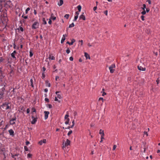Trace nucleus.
<instances>
[{
  "instance_id": "f257e3e1",
  "label": "nucleus",
  "mask_w": 160,
  "mask_h": 160,
  "mask_svg": "<svg viewBox=\"0 0 160 160\" xmlns=\"http://www.w3.org/2000/svg\"><path fill=\"white\" fill-rule=\"evenodd\" d=\"M6 12L7 10L3 9L2 7L0 8V18L2 22V23L0 22V26L4 28L6 27L8 22Z\"/></svg>"
},
{
  "instance_id": "f03ea898",
  "label": "nucleus",
  "mask_w": 160,
  "mask_h": 160,
  "mask_svg": "<svg viewBox=\"0 0 160 160\" xmlns=\"http://www.w3.org/2000/svg\"><path fill=\"white\" fill-rule=\"evenodd\" d=\"M4 3L3 5L6 8H4L2 6V4H1L0 8L2 7L3 9H5L9 8L12 4L11 2L9 0H0V3Z\"/></svg>"
},
{
  "instance_id": "7ed1b4c3",
  "label": "nucleus",
  "mask_w": 160,
  "mask_h": 160,
  "mask_svg": "<svg viewBox=\"0 0 160 160\" xmlns=\"http://www.w3.org/2000/svg\"><path fill=\"white\" fill-rule=\"evenodd\" d=\"M138 64V68L140 71H145L146 68L143 62V60L142 58H138L136 60Z\"/></svg>"
},
{
  "instance_id": "20e7f679",
  "label": "nucleus",
  "mask_w": 160,
  "mask_h": 160,
  "mask_svg": "<svg viewBox=\"0 0 160 160\" xmlns=\"http://www.w3.org/2000/svg\"><path fill=\"white\" fill-rule=\"evenodd\" d=\"M0 81L2 82L1 83V86L3 87L2 88V91L5 90L4 88L6 86V83L4 81V76L2 72L0 71Z\"/></svg>"
},
{
  "instance_id": "39448f33",
  "label": "nucleus",
  "mask_w": 160,
  "mask_h": 160,
  "mask_svg": "<svg viewBox=\"0 0 160 160\" xmlns=\"http://www.w3.org/2000/svg\"><path fill=\"white\" fill-rule=\"evenodd\" d=\"M2 108L4 110L11 108V104L9 103H5L2 106Z\"/></svg>"
},
{
  "instance_id": "423d86ee",
  "label": "nucleus",
  "mask_w": 160,
  "mask_h": 160,
  "mask_svg": "<svg viewBox=\"0 0 160 160\" xmlns=\"http://www.w3.org/2000/svg\"><path fill=\"white\" fill-rule=\"evenodd\" d=\"M16 117L15 116H14V117H13L10 120V125H15V121L16 120Z\"/></svg>"
},
{
  "instance_id": "0eeeda50",
  "label": "nucleus",
  "mask_w": 160,
  "mask_h": 160,
  "mask_svg": "<svg viewBox=\"0 0 160 160\" xmlns=\"http://www.w3.org/2000/svg\"><path fill=\"white\" fill-rule=\"evenodd\" d=\"M39 26V23L37 22H35L32 24V28L33 29H36L38 28Z\"/></svg>"
},
{
  "instance_id": "6e6552de",
  "label": "nucleus",
  "mask_w": 160,
  "mask_h": 160,
  "mask_svg": "<svg viewBox=\"0 0 160 160\" xmlns=\"http://www.w3.org/2000/svg\"><path fill=\"white\" fill-rule=\"evenodd\" d=\"M115 68V64H112L109 67V70H110V72L111 73H113L114 72L115 70L114 69Z\"/></svg>"
},
{
  "instance_id": "1a4fd4ad",
  "label": "nucleus",
  "mask_w": 160,
  "mask_h": 160,
  "mask_svg": "<svg viewBox=\"0 0 160 160\" xmlns=\"http://www.w3.org/2000/svg\"><path fill=\"white\" fill-rule=\"evenodd\" d=\"M70 141L68 139H67L66 140V142H65L64 145L63 146V148H65L66 147L69 145L70 144Z\"/></svg>"
},
{
  "instance_id": "9d476101",
  "label": "nucleus",
  "mask_w": 160,
  "mask_h": 160,
  "mask_svg": "<svg viewBox=\"0 0 160 160\" xmlns=\"http://www.w3.org/2000/svg\"><path fill=\"white\" fill-rule=\"evenodd\" d=\"M32 120L31 122L32 124H35L37 121V118L34 117L33 116H32Z\"/></svg>"
},
{
  "instance_id": "9b49d317",
  "label": "nucleus",
  "mask_w": 160,
  "mask_h": 160,
  "mask_svg": "<svg viewBox=\"0 0 160 160\" xmlns=\"http://www.w3.org/2000/svg\"><path fill=\"white\" fill-rule=\"evenodd\" d=\"M44 113L45 114V119H46L48 117V115L49 114V112L48 111H45L44 112Z\"/></svg>"
},
{
  "instance_id": "f8f14e48",
  "label": "nucleus",
  "mask_w": 160,
  "mask_h": 160,
  "mask_svg": "<svg viewBox=\"0 0 160 160\" xmlns=\"http://www.w3.org/2000/svg\"><path fill=\"white\" fill-rule=\"evenodd\" d=\"M67 36L66 34H64L63 35L62 37V38L61 42V43H62L66 39V37Z\"/></svg>"
},
{
  "instance_id": "ddd939ff",
  "label": "nucleus",
  "mask_w": 160,
  "mask_h": 160,
  "mask_svg": "<svg viewBox=\"0 0 160 160\" xmlns=\"http://www.w3.org/2000/svg\"><path fill=\"white\" fill-rule=\"evenodd\" d=\"M46 142V139H44L43 140H41L38 143L40 145H42L43 143H45Z\"/></svg>"
},
{
  "instance_id": "4468645a",
  "label": "nucleus",
  "mask_w": 160,
  "mask_h": 160,
  "mask_svg": "<svg viewBox=\"0 0 160 160\" xmlns=\"http://www.w3.org/2000/svg\"><path fill=\"white\" fill-rule=\"evenodd\" d=\"M84 12L82 13V14L79 16V19H82L83 20H85L86 18L85 16L83 15Z\"/></svg>"
},
{
  "instance_id": "2eb2a0df",
  "label": "nucleus",
  "mask_w": 160,
  "mask_h": 160,
  "mask_svg": "<svg viewBox=\"0 0 160 160\" xmlns=\"http://www.w3.org/2000/svg\"><path fill=\"white\" fill-rule=\"evenodd\" d=\"M19 154H16L14 155L12 153H11V156L13 159L14 160H16V157H18L19 155Z\"/></svg>"
},
{
  "instance_id": "dca6fc26",
  "label": "nucleus",
  "mask_w": 160,
  "mask_h": 160,
  "mask_svg": "<svg viewBox=\"0 0 160 160\" xmlns=\"http://www.w3.org/2000/svg\"><path fill=\"white\" fill-rule=\"evenodd\" d=\"M99 133L101 135V136H102V138H103V137L104 135V131L103 130H102L101 129L100 130H99Z\"/></svg>"
},
{
  "instance_id": "f3484780",
  "label": "nucleus",
  "mask_w": 160,
  "mask_h": 160,
  "mask_svg": "<svg viewBox=\"0 0 160 160\" xmlns=\"http://www.w3.org/2000/svg\"><path fill=\"white\" fill-rule=\"evenodd\" d=\"M59 92H60L59 91H57L55 93L57 94V97L59 99H61L62 98V96L60 94H58Z\"/></svg>"
},
{
  "instance_id": "a211bd4d",
  "label": "nucleus",
  "mask_w": 160,
  "mask_h": 160,
  "mask_svg": "<svg viewBox=\"0 0 160 160\" xmlns=\"http://www.w3.org/2000/svg\"><path fill=\"white\" fill-rule=\"evenodd\" d=\"M10 135L13 136L14 135V131L12 129H11L8 131Z\"/></svg>"
},
{
  "instance_id": "6ab92c4d",
  "label": "nucleus",
  "mask_w": 160,
  "mask_h": 160,
  "mask_svg": "<svg viewBox=\"0 0 160 160\" xmlns=\"http://www.w3.org/2000/svg\"><path fill=\"white\" fill-rule=\"evenodd\" d=\"M17 52L16 51H14L11 54V56L13 58H14L15 59H16V58L15 56V54Z\"/></svg>"
},
{
  "instance_id": "aec40b11",
  "label": "nucleus",
  "mask_w": 160,
  "mask_h": 160,
  "mask_svg": "<svg viewBox=\"0 0 160 160\" xmlns=\"http://www.w3.org/2000/svg\"><path fill=\"white\" fill-rule=\"evenodd\" d=\"M75 42V40L74 39H72V41L71 42V43H70L69 42H67V43L69 44L70 45H71L73 44V43Z\"/></svg>"
},
{
  "instance_id": "412c9836",
  "label": "nucleus",
  "mask_w": 160,
  "mask_h": 160,
  "mask_svg": "<svg viewBox=\"0 0 160 160\" xmlns=\"http://www.w3.org/2000/svg\"><path fill=\"white\" fill-rule=\"evenodd\" d=\"M50 19H52L53 20L56 19V17L54 16V14L53 13H51Z\"/></svg>"
},
{
  "instance_id": "4be33fe9",
  "label": "nucleus",
  "mask_w": 160,
  "mask_h": 160,
  "mask_svg": "<svg viewBox=\"0 0 160 160\" xmlns=\"http://www.w3.org/2000/svg\"><path fill=\"white\" fill-rule=\"evenodd\" d=\"M84 56H85V57H86V59H87L88 58L90 59V58L89 56V55L87 53H86V52L84 53Z\"/></svg>"
},
{
  "instance_id": "5701e85b",
  "label": "nucleus",
  "mask_w": 160,
  "mask_h": 160,
  "mask_svg": "<svg viewBox=\"0 0 160 160\" xmlns=\"http://www.w3.org/2000/svg\"><path fill=\"white\" fill-rule=\"evenodd\" d=\"M2 89V92H0V99H1L2 98L3 96V94H4L3 92L4 91V90H3V91Z\"/></svg>"
},
{
  "instance_id": "b1692460",
  "label": "nucleus",
  "mask_w": 160,
  "mask_h": 160,
  "mask_svg": "<svg viewBox=\"0 0 160 160\" xmlns=\"http://www.w3.org/2000/svg\"><path fill=\"white\" fill-rule=\"evenodd\" d=\"M63 3V1L62 0H60L59 2L58 3V5L59 6H61Z\"/></svg>"
},
{
  "instance_id": "393cba45",
  "label": "nucleus",
  "mask_w": 160,
  "mask_h": 160,
  "mask_svg": "<svg viewBox=\"0 0 160 160\" xmlns=\"http://www.w3.org/2000/svg\"><path fill=\"white\" fill-rule=\"evenodd\" d=\"M29 84H30L31 85V86L32 87H33L34 86L33 85V80H32V79H31L30 80V82L29 83Z\"/></svg>"
},
{
  "instance_id": "a878e982",
  "label": "nucleus",
  "mask_w": 160,
  "mask_h": 160,
  "mask_svg": "<svg viewBox=\"0 0 160 160\" xmlns=\"http://www.w3.org/2000/svg\"><path fill=\"white\" fill-rule=\"evenodd\" d=\"M77 8L79 12H80L81 9V5H79L77 6Z\"/></svg>"
},
{
  "instance_id": "bb28decb",
  "label": "nucleus",
  "mask_w": 160,
  "mask_h": 160,
  "mask_svg": "<svg viewBox=\"0 0 160 160\" xmlns=\"http://www.w3.org/2000/svg\"><path fill=\"white\" fill-rule=\"evenodd\" d=\"M42 23L45 25L47 24V22L46 21L45 18H42Z\"/></svg>"
},
{
  "instance_id": "cd10ccee",
  "label": "nucleus",
  "mask_w": 160,
  "mask_h": 160,
  "mask_svg": "<svg viewBox=\"0 0 160 160\" xmlns=\"http://www.w3.org/2000/svg\"><path fill=\"white\" fill-rule=\"evenodd\" d=\"M69 117V115H68V112H67V114L65 115V119H68L69 118H68V117Z\"/></svg>"
},
{
  "instance_id": "c85d7f7f",
  "label": "nucleus",
  "mask_w": 160,
  "mask_h": 160,
  "mask_svg": "<svg viewBox=\"0 0 160 160\" xmlns=\"http://www.w3.org/2000/svg\"><path fill=\"white\" fill-rule=\"evenodd\" d=\"M49 59H51L52 60H54L55 59V58L53 56H52L51 55H50L49 56Z\"/></svg>"
},
{
  "instance_id": "c756f323",
  "label": "nucleus",
  "mask_w": 160,
  "mask_h": 160,
  "mask_svg": "<svg viewBox=\"0 0 160 160\" xmlns=\"http://www.w3.org/2000/svg\"><path fill=\"white\" fill-rule=\"evenodd\" d=\"M74 26V23L72 22V24L69 25V28H72V27H73Z\"/></svg>"
},
{
  "instance_id": "7c9ffc66",
  "label": "nucleus",
  "mask_w": 160,
  "mask_h": 160,
  "mask_svg": "<svg viewBox=\"0 0 160 160\" xmlns=\"http://www.w3.org/2000/svg\"><path fill=\"white\" fill-rule=\"evenodd\" d=\"M69 121V118L68 119H67L66 121L65 122V123L66 124H68Z\"/></svg>"
},
{
  "instance_id": "2f4dec72",
  "label": "nucleus",
  "mask_w": 160,
  "mask_h": 160,
  "mask_svg": "<svg viewBox=\"0 0 160 160\" xmlns=\"http://www.w3.org/2000/svg\"><path fill=\"white\" fill-rule=\"evenodd\" d=\"M69 14H66L65 15L64 17L65 18H66L67 19H68V18H69Z\"/></svg>"
},
{
  "instance_id": "473e14b6",
  "label": "nucleus",
  "mask_w": 160,
  "mask_h": 160,
  "mask_svg": "<svg viewBox=\"0 0 160 160\" xmlns=\"http://www.w3.org/2000/svg\"><path fill=\"white\" fill-rule=\"evenodd\" d=\"M32 155L30 153H28L27 155V157L28 158H31Z\"/></svg>"
},
{
  "instance_id": "72a5a7b5",
  "label": "nucleus",
  "mask_w": 160,
  "mask_h": 160,
  "mask_svg": "<svg viewBox=\"0 0 160 160\" xmlns=\"http://www.w3.org/2000/svg\"><path fill=\"white\" fill-rule=\"evenodd\" d=\"M30 10V8H28L25 10L26 13H28V12Z\"/></svg>"
},
{
  "instance_id": "f704fd0d",
  "label": "nucleus",
  "mask_w": 160,
  "mask_h": 160,
  "mask_svg": "<svg viewBox=\"0 0 160 160\" xmlns=\"http://www.w3.org/2000/svg\"><path fill=\"white\" fill-rule=\"evenodd\" d=\"M32 114H33V112H36V109L34 108H32Z\"/></svg>"
},
{
  "instance_id": "c9c22d12",
  "label": "nucleus",
  "mask_w": 160,
  "mask_h": 160,
  "mask_svg": "<svg viewBox=\"0 0 160 160\" xmlns=\"http://www.w3.org/2000/svg\"><path fill=\"white\" fill-rule=\"evenodd\" d=\"M66 52L68 53V54L70 53V50L69 48H67V50H66Z\"/></svg>"
},
{
  "instance_id": "e433bc0d",
  "label": "nucleus",
  "mask_w": 160,
  "mask_h": 160,
  "mask_svg": "<svg viewBox=\"0 0 160 160\" xmlns=\"http://www.w3.org/2000/svg\"><path fill=\"white\" fill-rule=\"evenodd\" d=\"M78 18V16H75L74 17V19H73V21H76L77 20V18Z\"/></svg>"
},
{
  "instance_id": "4c0bfd02",
  "label": "nucleus",
  "mask_w": 160,
  "mask_h": 160,
  "mask_svg": "<svg viewBox=\"0 0 160 160\" xmlns=\"http://www.w3.org/2000/svg\"><path fill=\"white\" fill-rule=\"evenodd\" d=\"M143 7L142 8H141L143 9V10H145V9L146 8V6L145 4H143Z\"/></svg>"
},
{
  "instance_id": "58836bf2",
  "label": "nucleus",
  "mask_w": 160,
  "mask_h": 160,
  "mask_svg": "<svg viewBox=\"0 0 160 160\" xmlns=\"http://www.w3.org/2000/svg\"><path fill=\"white\" fill-rule=\"evenodd\" d=\"M72 130L70 131L68 133V135L69 136L71 133H72Z\"/></svg>"
},
{
  "instance_id": "ea45409f",
  "label": "nucleus",
  "mask_w": 160,
  "mask_h": 160,
  "mask_svg": "<svg viewBox=\"0 0 160 160\" xmlns=\"http://www.w3.org/2000/svg\"><path fill=\"white\" fill-rule=\"evenodd\" d=\"M24 149L26 151H28V149L27 146H25L24 147Z\"/></svg>"
},
{
  "instance_id": "a19ab883",
  "label": "nucleus",
  "mask_w": 160,
  "mask_h": 160,
  "mask_svg": "<svg viewBox=\"0 0 160 160\" xmlns=\"http://www.w3.org/2000/svg\"><path fill=\"white\" fill-rule=\"evenodd\" d=\"M146 13V11H145V10H143V11L141 12L142 14L143 15L145 14Z\"/></svg>"
},
{
  "instance_id": "79ce46f5",
  "label": "nucleus",
  "mask_w": 160,
  "mask_h": 160,
  "mask_svg": "<svg viewBox=\"0 0 160 160\" xmlns=\"http://www.w3.org/2000/svg\"><path fill=\"white\" fill-rule=\"evenodd\" d=\"M108 10H106L103 12L104 13V14H105V15L106 16L108 15Z\"/></svg>"
},
{
  "instance_id": "37998d69",
  "label": "nucleus",
  "mask_w": 160,
  "mask_h": 160,
  "mask_svg": "<svg viewBox=\"0 0 160 160\" xmlns=\"http://www.w3.org/2000/svg\"><path fill=\"white\" fill-rule=\"evenodd\" d=\"M117 147V146L116 145H114L113 147L112 150H114Z\"/></svg>"
},
{
  "instance_id": "c03bdc74",
  "label": "nucleus",
  "mask_w": 160,
  "mask_h": 160,
  "mask_svg": "<svg viewBox=\"0 0 160 160\" xmlns=\"http://www.w3.org/2000/svg\"><path fill=\"white\" fill-rule=\"evenodd\" d=\"M29 53H30V54H29L30 57H31L33 56V54L32 53L31 51H30Z\"/></svg>"
},
{
  "instance_id": "a18cd8bd",
  "label": "nucleus",
  "mask_w": 160,
  "mask_h": 160,
  "mask_svg": "<svg viewBox=\"0 0 160 160\" xmlns=\"http://www.w3.org/2000/svg\"><path fill=\"white\" fill-rule=\"evenodd\" d=\"M57 98V97H55V101H58V102H60V101L58 100Z\"/></svg>"
},
{
  "instance_id": "49530a36",
  "label": "nucleus",
  "mask_w": 160,
  "mask_h": 160,
  "mask_svg": "<svg viewBox=\"0 0 160 160\" xmlns=\"http://www.w3.org/2000/svg\"><path fill=\"white\" fill-rule=\"evenodd\" d=\"M42 78H43L45 77V75L44 74V72H43L42 73Z\"/></svg>"
},
{
  "instance_id": "de8ad7c7",
  "label": "nucleus",
  "mask_w": 160,
  "mask_h": 160,
  "mask_svg": "<svg viewBox=\"0 0 160 160\" xmlns=\"http://www.w3.org/2000/svg\"><path fill=\"white\" fill-rule=\"evenodd\" d=\"M19 30L22 32H23V29L22 27H20L19 28Z\"/></svg>"
},
{
  "instance_id": "09e8293b",
  "label": "nucleus",
  "mask_w": 160,
  "mask_h": 160,
  "mask_svg": "<svg viewBox=\"0 0 160 160\" xmlns=\"http://www.w3.org/2000/svg\"><path fill=\"white\" fill-rule=\"evenodd\" d=\"M141 18L142 20L144 21V16L143 15L141 16Z\"/></svg>"
},
{
  "instance_id": "8fccbe9b",
  "label": "nucleus",
  "mask_w": 160,
  "mask_h": 160,
  "mask_svg": "<svg viewBox=\"0 0 160 160\" xmlns=\"http://www.w3.org/2000/svg\"><path fill=\"white\" fill-rule=\"evenodd\" d=\"M79 12V11H77L76 12H75V15L76 16H78V15L79 14V12Z\"/></svg>"
},
{
  "instance_id": "3c124183",
  "label": "nucleus",
  "mask_w": 160,
  "mask_h": 160,
  "mask_svg": "<svg viewBox=\"0 0 160 160\" xmlns=\"http://www.w3.org/2000/svg\"><path fill=\"white\" fill-rule=\"evenodd\" d=\"M48 107L50 108H52V106L51 104H49L48 105Z\"/></svg>"
},
{
  "instance_id": "603ef678",
  "label": "nucleus",
  "mask_w": 160,
  "mask_h": 160,
  "mask_svg": "<svg viewBox=\"0 0 160 160\" xmlns=\"http://www.w3.org/2000/svg\"><path fill=\"white\" fill-rule=\"evenodd\" d=\"M9 96L11 97L12 96H15V94H13V92H12L10 93Z\"/></svg>"
},
{
  "instance_id": "864d4df0",
  "label": "nucleus",
  "mask_w": 160,
  "mask_h": 160,
  "mask_svg": "<svg viewBox=\"0 0 160 160\" xmlns=\"http://www.w3.org/2000/svg\"><path fill=\"white\" fill-rule=\"evenodd\" d=\"M52 22L51 19H50L49 21L48 22V24L50 25L52 24Z\"/></svg>"
},
{
  "instance_id": "5fc2aeb1",
  "label": "nucleus",
  "mask_w": 160,
  "mask_h": 160,
  "mask_svg": "<svg viewBox=\"0 0 160 160\" xmlns=\"http://www.w3.org/2000/svg\"><path fill=\"white\" fill-rule=\"evenodd\" d=\"M72 125L71 126V128H72L73 127V126H74V123H75L74 120H73L72 121Z\"/></svg>"
},
{
  "instance_id": "6e6d98bb",
  "label": "nucleus",
  "mask_w": 160,
  "mask_h": 160,
  "mask_svg": "<svg viewBox=\"0 0 160 160\" xmlns=\"http://www.w3.org/2000/svg\"><path fill=\"white\" fill-rule=\"evenodd\" d=\"M3 60V59L2 57H0V62H1Z\"/></svg>"
},
{
  "instance_id": "4d7b16f0",
  "label": "nucleus",
  "mask_w": 160,
  "mask_h": 160,
  "mask_svg": "<svg viewBox=\"0 0 160 160\" xmlns=\"http://www.w3.org/2000/svg\"><path fill=\"white\" fill-rule=\"evenodd\" d=\"M45 101L47 102H49V99L48 98H45Z\"/></svg>"
},
{
  "instance_id": "13d9d810",
  "label": "nucleus",
  "mask_w": 160,
  "mask_h": 160,
  "mask_svg": "<svg viewBox=\"0 0 160 160\" xmlns=\"http://www.w3.org/2000/svg\"><path fill=\"white\" fill-rule=\"evenodd\" d=\"M79 42H80L81 43V45L82 46L83 44V40H79Z\"/></svg>"
},
{
  "instance_id": "bf43d9fd",
  "label": "nucleus",
  "mask_w": 160,
  "mask_h": 160,
  "mask_svg": "<svg viewBox=\"0 0 160 160\" xmlns=\"http://www.w3.org/2000/svg\"><path fill=\"white\" fill-rule=\"evenodd\" d=\"M14 89H15L13 88V90L11 91V93H12V92H13V94H15Z\"/></svg>"
},
{
  "instance_id": "052dcab7",
  "label": "nucleus",
  "mask_w": 160,
  "mask_h": 160,
  "mask_svg": "<svg viewBox=\"0 0 160 160\" xmlns=\"http://www.w3.org/2000/svg\"><path fill=\"white\" fill-rule=\"evenodd\" d=\"M103 98H100L99 99V101L102 100V102H103Z\"/></svg>"
},
{
  "instance_id": "680f3d73",
  "label": "nucleus",
  "mask_w": 160,
  "mask_h": 160,
  "mask_svg": "<svg viewBox=\"0 0 160 160\" xmlns=\"http://www.w3.org/2000/svg\"><path fill=\"white\" fill-rule=\"evenodd\" d=\"M150 10L148 8H147L146 9V12H148Z\"/></svg>"
},
{
  "instance_id": "e2e57ef3",
  "label": "nucleus",
  "mask_w": 160,
  "mask_h": 160,
  "mask_svg": "<svg viewBox=\"0 0 160 160\" xmlns=\"http://www.w3.org/2000/svg\"><path fill=\"white\" fill-rule=\"evenodd\" d=\"M30 110L29 108H28L27 110V113H29L30 112Z\"/></svg>"
},
{
  "instance_id": "0e129e2a",
  "label": "nucleus",
  "mask_w": 160,
  "mask_h": 160,
  "mask_svg": "<svg viewBox=\"0 0 160 160\" xmlns=\"http://www.w3.org/2000/svg\"><path fill=\"white\" fill-rule=\"evenodd\" d=\"M59 77L58 76H56V77L55 78V80L56 81H57L58 79H59Z\"/></svg>"
},
{
  "instance_id": "69168bd1",
  "label": "nucleus",
  "mask_w": 160,
  "mask_h": 160,
  "mask_svg": "<svg viewBox=\"0 0 160 160\" xmlns=\"http://www.w3.org/2000/svg\"><path fill=\"white\" fill-rule=\"evenodd\" d=\"M4 124V122H3V121L2 120L1 121L0 124V127H1V125L3 124Z\"/></svg>"
},
{
  "instance_id": "338daca9",
  "label": "nucleus",
  "mask_w": 160,
  "mask_h": 160,
  "mask_svg": "<svg viewBox=\"0 0 160 160\" xmlns=\"http://www.w3.org/2000/svg\"><path fill=\"white\" fill-rule=\"evenodd\" d=\"M69 60L71 61H72L73 60V58L71 57L69 58Z\"/></svg>"
},
{
  "instance_id": "774afa93",
  "label": "nucleus",
  "mask_w": 160,
  "mask_h": 160,
  "mask_svg": "<svg viewBox=\"0 0 160 160\" xmlns=\"http://www.w3.org/2000/svg\"><path fill=\"white\" fill-rule=\"evenodd\" d=\"M97 9V6H96L95 7H94L93 8V9L94 11H95Z\"/></svg>"
}]
</instances>
